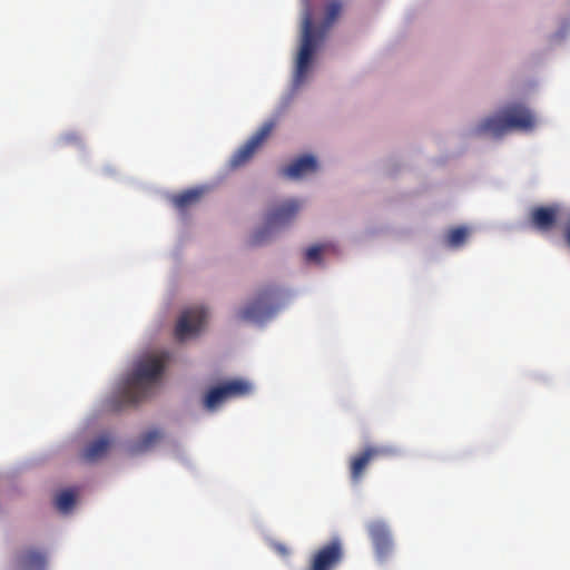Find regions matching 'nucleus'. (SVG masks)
Returning <instances> with one entry per match:
<instances>
[{"mask_svg": "<svg viewBox=\"0 0 570 570\" xmlns=\"http://www.w3.org/2000/svg\"><path fill=\"white\" fill-rule=\"evenodd\" d=\"M168 362L169 353L165 351L139 357L120 389L122 403L126 405L136 404L150 395L160 383Z\"/></svg>", "mask_w": 570, "mask_h": 570, "instance_id": "nucleus-1", "label": "nucleus"}, {"mask_svg": "<svg viewBox=\"0 0 570 570\" xmlns=\"http://www.w3.org/2000/svg\"><path fill=\"white\" fill-rule=\"evenodd\" d=\"M341 9L342 4L340 1L332 0L328 2L325 8V18L322 24L316 28L313 21L312 9L308 4L306 6L302 21L301 46L296 58L295 78L297 82L303 81L305 78L318 43L324 39L326 31L340 16Z\"/></svg>", "mask_w": 570, "mask_h": 570, "instance_id": "nucleus-2", "label": "nucleus"}, {"mask_svg": "<svg viewBox=\"0 0 570 570\" xmlns=\"http://www.w3.org/2000/svg\"><path fill=\"white\" fill-rule=\"evenodd\" d=\"M535 127V117L522 104L508 106L502 115L483 119L474 129L476 135H491L501 137L509 130L530 131Z\"/></svg>", "mask_w": 570, "mask_h": 570, "instance_id": "nucleus-3", "label": "nucleus"}, {"mask_svg": "<svg viewBox=\"0 0 570 570\" xmlns=\"http://www.w3.org/2000/svg\"><path fill=\"white\" fill-rule=\"evenodd\" d=\"M301 207L302 204L297 199H288L274 206L266 216V228L253 235L252 244H262L267 230L289 224L296 217Z\"/></svg>", "mask_w": 570, "mask_h": 570, "instance_id": "nucleus-4", "label": "nucleus"}, {"mask_svg": "<svg viewBox=\"0 0 570 570\" xmlns=\"http://www.w3.org/2000/svg\"><path fill=\"white\" fill-rule=\"evenodd\" d=\"M252 392V385L245 380H230L207 391L204 406L215 410L229 399L245 396Z\"/></svg>", "mask_w": 570, "mask_h": 570, "instance_id": "nucleus-5", "label": "nucleus"}, {"mask_svg": "<svg viewBox=\"0 0 570 570\" xmlns=\"http://www.w3.org/2000/svg\"><path fill=\"white\" fill-rule=\"evenodd\" d=\"M208 311L203 306H194L185 309L175 326V337L183 342L197 336L205 326Z\"/></svg>", "mask_w": 570, "mask_h": 570, "instance_id": "nucleus-6", "label": "nucleus"}, {"mask_svg": "<svg viewBox=\"0 0 570 570\" xmlns=\"http://www.w3.org/2000/svg\"><path fill=\"white\" fill-rule=\"evenodd\" d=\"M343 557L342 542L338 539H334L312 554L306 570H334L342 562Z\"/></svg>", "mask_w": 570, "mask_h": 570, "instance_id": "nucleus-7", "label": "nucleus"}, {"mask_svg": "<svg viewBox=\"0 0 570 570\" xmlns=\"http://www.w3.org/2000/svg\"><path fill=\"white\" fill-rule=\"evenodd\" d=\"M275 124L265 122L240 148H238L229 160L230 168L235 169L247 164L257 151V149L268 138Z\"/></svg>", "mask_w": 570, "mask_h": 570, "instance_id": "nucleus-8", "label": "nucleus"}, {"mask_svg": "<svg viewBox=\"0 0 570 570\" xmlns=\"http://www.w3.org/2000/svg\"><path fill=\"white\" fill-rule=\"evenodd\" d=\"M273 291L262 289L257 293L256 297L250 301L245 307L239 309L237 317L246 322H263L272 316L274 309L272 306Z\"/></svg>", "mask_w": 570, "mask_h": 570, "instance_id": "nucleus-9", "label": "nucleus"}, {"mask_svg": "<svg viewBox=\"0 0 570 570\" xmlns=\"http://www.w3.org/2000/svg\"><path fill=\"white\" fill-rule=\"evenodd\" d=\"M395 450L385 446H366L350 460V475L354 483H358L368 464L383 456L395 454Z\"/></svg>", "mask_w": 570, "mask_h": 570, "instance_id": "nucleus-10", "label": "nucleus"}, {"mask_svg": "<svg viewBox=\"0 0 570 570\" xmlns=\"http://www.w3.org/2000/svg\"><path fill=\"white\" fill-rule=\"evenodd\" d=\"M371 540L379 558H385L392 550V539L386 524L373 521L367 525Z\"/></svg>", "mask_w": 570, "mask_h": 570, "instance_id": "nucleus-11", "label": "nucleus"}, {"mask_svg": "<svg viewBox=\"0 0 570 570\" xmlns=\"http://www.w3.org/2000/svg\"><path fill=\"white\" fill-rule=\"evenodd\" d=\"M559 212L560 208L556 204L535 207L531 212L530 223L541 232H549L556 226Z\"/></svg>", "mask_w": 570, "mask_h": 570, "instance_id": "nucleus-12", "label": "nucleus"}, {"mask_svg": "<svg viewBox=\"0 0 570 570\" xmlns=\"http://www.w3.org/2000/svg\"><path fill=\"white\" fill-rule=\"evenodd\" d=\"M317 169V161L315 157L311 155H304L296 160H294L291 165L281 169V174L284 177L291 179H298L308 173H313Z\"/></svg>", "mask_w": 570, "mask_h": 570, "instance_id": "nucleus-13", "label": "nucleus"}, {"mask_svg": "<svg viewBox=\"0 0 570 570\" xmlns=\"http://www.w3.org/2000/svg\"><path fill=\"white\" fill-rule=\"evenodd\" d=\"M16 567L18 570H45L46 556L36 549H28L17 554Z\"/></svg>", "mask_w": 570, "mask_h": 570, "instance_id": "nucleus-14", "label": "nucleus"}, {"mask_svg": "<svg viewBox=\"0 0 570 570\" xmlns=\"http://www.w3.org/2000/svg\"><path fill=\"white\" fill-rule=\"evenodd\" d=\"M108 448L109 440L107 438H99L86 446L82 456L86 461H96L107 453Z\"/></svg>", "mask_w": 570, "mask_h": 570, "instance_id": "nucleus-15", "label": "nucleus"}, {"mask_svg": "<svg viewBox=\"0 0 570 570\" xmlns=\"http://www.w3.org/2000/svg\"><path fill=\"white\" fill-rule=\"evenodd\" d=\"M202 196V191L197 189L185 190L180 194L174 195L171 202L178 210H185L195 205Z\"/></svg>", "mask_w": 570, "mask_h": 570, "instance_id": "nucleus-16", "label": "nucleus"}, {"mask_svg": "<svg viewBox=\"0 0 570 570\" xmlns=\"http://www.w3.org/2000/svg\"><path fill=\"white\" fill-rule=\"evenodd\" d=\"M161 438H163V433L159 430H157V429L149 430L140 436V439L138 440V442L135 445V449L137 451H147L153 445H155L157 442H159L161 440Z\"/></svg>", "mask_w": 570, "mask_h": 570, "instance_id": "nucleus-17", "label": "nucleus"}, {"mask_svg": "<svg viewBox=\"0 0 570 570\" xmlns=\"http://www.w3.org/2000/svg\"><path fill=\"white\" fill-rule=\"evenodd\" d=\"M76 502V495L70 490H65L60 492L56 498V507L61 512H68Z\"/></svg>", "mask_w": 570, "mask_h": 570, "instance_id": "nucleus-18", "label": "nucleus"}, {"mask_svg": "<svg viewBox=\"0 0 570 570\" xmlns=\"http://www.w3.org/2000/svg\"><path fill=\"white\" fill-rule=\"evenodd\" d=\"M468 237V229L465 227H456L449 232L446 240L452 247H459L464 244Z\"/></svg>", "mask_w": 570, "mask_h": 570, "instance_id": "nucleus-19", "label": "nucleus"}, {"mask_svg": "<svg viewBox=\"0 0 570 570\" xmlns=\"http://www.w3.org/2000/svg\"><path fill=\"white\" fill-rule=\"evenodd\" d=\"M322 247L321 246H312L307 248L305 258L308 262H318L321 259Z\"/></svg>", "mask_w": 570, "mask_h": 570, "instance_id": "nucleus-20", "label": "nucleus"}, {"mask_svg": "<svg viewBox=\"0 0 570 570\" xmlns=\"http://www.w3.org/2000/svg\"><path fill=\"white\" fill-rule=\"evenodd\" d=\"M563 237H564L567 246L570 248V215H569V218L563 227Z\"/></svg>", "mask_w": 570, "mask_h": 570, "instance_id": "nucleus-21", "label": "nucleus"}, {"mask_svg": "<svg viewBox=\"0 0 570 570\" xmlns=\"http://www.w3.org/2000/svg\"><path fill=\"white\" fill-rule=\"evenodd\" d=\"M274 549L277 553H279L281 556H284V557L289 553L288 548L283 543H275Z\"/></svg>", "mask_w": 570, "mask_h": 570, "instance_id": "nucleus-22", "label": "nucleus"}]
</instances>
